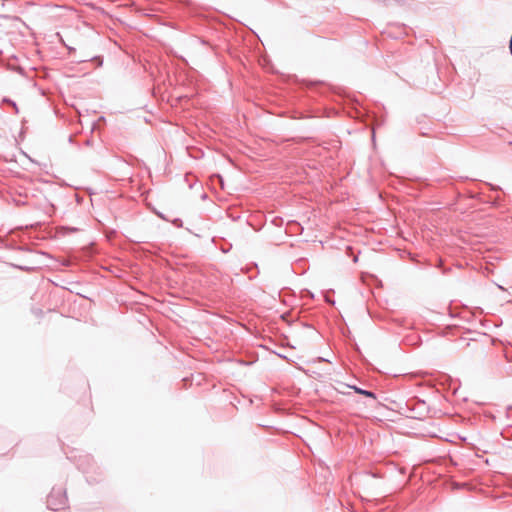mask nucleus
Wrapping results in <instances>:
<instances>
[{
    "mask_svg": "<svg viewBox=\"0 0 512 512\" xmlns=\"http://www.w3.org/2000/svg\"><path fill=\"white\" fill-rule=\"evenodd\" d=\"M173 224L176 226V227H182L183 225V222L180 218H176L173 220Z\"/></svg>",
    "mask_w": 512,
    "mask_h": 512,
    "instance_id": "obj_3",
    "label": "nucleus"
},
{
    "mask_svg": "<svg viewBox=\"0 0 512 512\" xmlns=\"http://www.w3.org/2000/svg\"><path fill=\"white\" fill-rule=\"evenodd\" d=\"M3 101H4V102H7V103H9V104H11V105H12V106L17 110L16 103H15V102H13L12 100H10V99H6V98H5Z\"/></svg>",
    "mask_w": 512,
    "mask_h": 512,
    "instance_id": "obj_4",
    "label": "nucleus"
},
{
    "mask_svg": "<svg viewBox=\"0 0 512 512\" xmlns=\"http://www.w3.org/2000/svg\"><path fill=\"white\" fill-rule=\"evenodd\" d=\"M66 503V491L53 488L47 498V508L53 511H57L64 508Z\"/></svg>",
    "mask_w": 512,
    "mask_h": 512,
    "instance_id": "obj_1",
    "label": "nucleus"
},
{
    "mask_svg": "<svg viewBox=\"0 0 512 512\" xmlns=\"http://www.w3.org/2000/svg\"><path fill=\"white\" fill-rule=\"evenodd\" d=\"M491 189H492V190H498V189H499V187H495V186H492V185H491Z\"/></svg>",
    "mask_w": 512,
    "mask_h": 512,
    "instance_id": "obj_6",
    "label": "nucleus"
},
{
    "mask_svg": "<svg viewBox=\"0 0 512 512\" xmlns=\"http://www.w3.org/2000/svg\"><path fill=\"white\" fill-rule=\"evenodd\" d=\"M497 286H498V288H499L500 290L506 291V289H505L503 286H501V285H497Z\"/></svg>",
    "mask_w": 512,
    "mask_h": 512,
    "instance_id": "obj_5",
    "label": "nucleus"
},
{
    "mask_svg": "<svg viewBox=\"0 0 512 512\" xmlns=\"http://www.w3.org/2000/svg\"><path fill=\"white\" fill-rule=\"evenodd\" d=\"M351 388H353L354 391L358 394L364 395V396L372 398V399H376V394L372 391L365 390V389H362V388H359L356 386H352Z\"/></svg>",
    "mask_w": 512,
    "mask_h": 512,
    "instance_id": "obj_2",
    "label": "nucleus"
}]
</instances>
